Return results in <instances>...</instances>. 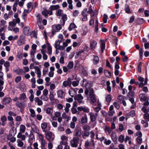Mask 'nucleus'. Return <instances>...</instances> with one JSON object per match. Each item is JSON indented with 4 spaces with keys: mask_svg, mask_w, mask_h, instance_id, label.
Wrapping results in <instances>:
<instances>
[{
    "mask_svg": "<svg viewBox=\"0 0 149 149\" xmlns=\"http://www.w3.org/2000/svg\"><path fill=\"white\" fill-rule=\"evenodd\" d=\"M86 95H88L87 97L88 100H89L91 103H94L96 102V100L94 93V91L93 88L90 89L89 90H86L84 91Z\"/></svg>",
    "mask_w": 149,
    "mask_h": 149,
    "instance_id": "1",
    "label": "nucleus"
},
{
    "mask_svg": "<svg viewBox=\"0 0 149 149\" xmlns=\"http://www.w3.org/2000/svg\"><path fill=\"white\" fill-rule=\"evenodd\" d=\"M79 138L77 137H73L70 141L71 146L72 147L77 148L78 146Z\"/></svg>",
    "mask_w": 149,
    "mask_h": 149,
    "instance_id": "2",
    "label": "nucleus"
},
{
    "mask_svg": "<svg viewBox=\"0 0 149 149\" xmlns=\"http://www.w3.org/2000/svg\"><path fill=\"white\" fill-rule=\"evenodd\" d=\"M35 16L36 17V19L37 20V23L38 25L39 29H44V27L41 24L42 18L41 16L40 15L39 13H36L35 15Z\"/></svg>",
    "mask_w": 149,
    "mask_h": 149,
    "instance_id": "3",
    "label": "nucleus"
},
{
    "mask_svg": "<svg viewBox=\"0 0 149 149\" xmlns=\"http://www.w3.org/2000/svg\"><path fill=\"white\" fill-rule=\"evenodd\" d=\"M45 136L47 140L49 142L53 141L54 139V135L51 131H49L45 133Z\"/></svg>",
    "mask_w": 149,
    "mask_h": 149,
    "instance_id": "4",
    "label": "nucleus"
},
{
    "mask_svg": "<svg viewBox=\"0 0 149 149\" xmlns=\"http://www.w3.org/2000/svg\"><path fill=\"white\" fill-rule=\"evenodd\" d=\"M52 34L53 35L55 34L56 32L60 31L62 29V26L60 24L53 25L52 26Z\"/></svg>",
    "mask_w": 149,
    "mask_h": 149,
    "instance_id": "5",
    "label": "nucleus"
},
{
    "mask_svg": "<svg viewBox=\"0 0 149 149\" xmlns=\"http://www.w3.org/2000/svg\"><path fill=\"white\" fill-rule=\"evenodd\" d=\"M61 141L60 142V144L66 145L68 144V136L65 135H62L61 136Z\"/></svg>",
    "mask_w": 149,
    "mask_h": 149,
    "instance_id": "6",
    "label": "nucleus"
},
{
    "mask_svg": "<svg viewBox=\"0 0 149 149\" xmlns=\"http://www.w3.org/2000/svg\"><path fill=\"white\" fill-rule=\"evenodd\" d=\"M25 43V36L23 35L19 36V38L18 40L17 43L18 45H22Z\"/></svg>",
    "mask_w": 149,
    "mask_h": 149,
    "instance_id": "7",
    "label": "nucleus"
},
{
    "mask_svg": "<svg viewBox=\"0 0 149 149\" xmlns=\"http://www.w3.org/2000/svg\"><path fill=\"white\" fill-rule=\"evenodd\" d=\"M83 84L85 86L86 90H89L91 88H90L92 86V84L91 81H87L86 79H84L83 80Z\"/></svg>",
    "mask_w": 149,
    "mask_h": 149,
    "instance_id": "8",
    "label": "nucleus"
},
{
    "mask_svg": "<svg viewBox=\"0 0 149 149\" xmlns=\"http://www.w3.org/2000/svg\"><path fill=\"white\" fill-rule=\"evenodd\" d=\"M56 93L58 98L61 99H63L64 98V92L63 89L58 90L56 92Z\"/></svg>",
    "mask_w": 149,
    "mask_h": 149,
    "instance_id": "9",
    "label": "nucleus"
},
{
    "mask_svg": "<svg viewBox=\"0 0 149 149\" xmlns=\"http://www.w3.org/2000/svg\"><path fill=\"white\" fill-rule=\"evenodd\" d=\"M20 22L19 18H17V19H13V21L10 22L9 23V26L11 27H14L16 24L17 23H19Z\"/></svg>",
    "mask_w": 149,
    "mask_h": 149,
    "instance_id": "10",
    "label": "nucleus"
},
{
    "mask_svg": "<svg viewBox=\"0 0 149 149\" xmlns=\"http://www.w3.org/2000/svg\"><path fill=\"white\" fill-rule=\"evenodd\" d=\"M52 10H47L45 9L42 12V14L46 18L47 17L48 15H50L52 14Z\"/></svg>",
    "mask_w": 149,
    "mask_h": 149,
    "instance_id": "11",
    "label": "nucleus"
},
{
    "mask_svg": "<svg viewBox=\"0 0 149 149\" xmlns=\"http://www.w3.org/2000/svg\"><path fill=\"white\" fill-rule=\"evenodd\" d=\"M77 109L79 111H83V112L86 113L89 112V108L86 107L81 106L77 107Z\"/></svg>",
    "mask_w": 149,
    "mask_h": 149,
    "instance_id": "12",
    "label": "nucleus"
},
{
    "mask_svg": "<svg viewBox=\"0 0 149 149\" xmlns=\"http://www.w3.org/2000/svg\"><path fill=\"white\" fill-rule=\"evenodd\" d=\"M72 83L70 79L69 78L64 81L63 83V86L64 87H66L68 86H70Z\"/></svg>",
    "mask_w": 149,
    "mask_h": 149,
    "instance_id": "13",
    "label": "nucleus"
},
{
    "mask_svg": "<svg viewBox=\"0 0 149 149\" xmlns=\"http://www.w3.org/2000/svg\"><path fill=\"white\" fill-rule=\"evenodd\" d=\"M45 113L50 116L52 115L53 113V108L48 107L44 110Z\"/></svg>",
    "mask_w": 149,
    "mask_h": 149,
    "instance_id": "14",
    "label": "nucleus"
},
{
    "mask_svg": "<svg viewBox=\"0 0 149 149\" xmlns=\"http://www.w3.org/2000/svg\"><path fill=\"white\" fill-rule=\"evenodd\" d=\"M84 99L83 97L81 94H78L74 97V100H77L80 103L82 102Z\"/></svg>",
    "mask_w": 149,
    "mask_h": 149,
    "instance_id": "15",
    "label": "nucleus"
},
{
    "mask_svg": "<svg viewBox=\"0 0 149 149\" xmlns=\"http://www.w3.org/2000/svg\"><path fill=\"white\" fill-rule=\"evenodd\" d=\"M88 118L87 115L85 114L81 118V122L82 124H85L88 123Z\"/></svg>",
    "mask_w": 149,
    "mask_h": 149,
    "instance_id": "16",
    "label": "nucleus"
},
{
    "mask_svg": "<svg viewBox=\"0 0 149 149\" xmlns=\"http://www.w3.org/2000/svg\"><path fill=\"white\" fill-rule=\"evenodd\" d=\"M41 128L43 132L45 133H46L47 130L46 129L47 127V124L45 122H43L41 124Z\"/></svg>",
    "mask_w": 149,
    "mask_h": 149,
    "instance_id": "17",
    "label": "nucleus"
},
{
    "mask_svg": "<svg viewBox=\"0 0 149 149\" xmlns=\"http://www.w3.org/2000/svg\"><path fill=\"white\" fill-rule=\"evenodd\" d=\"M12 101V99L9 97H5L3 99L2 103L4 104H9Z\"/></svg>",
    "mask_w": 149,
    "mask_h": 149,
    "instance_id": "18",
    "label": "nucleus"
},
{
    "mask_svg": "<svg viewBox=\"0 0 149 149\" xmlns=\"http://www.w3.org/2000/svg\"><path fill=\"white\" fill-rule=\"evenodd\" d=\"M35 69L37 75V77L40 78L41 77V71L40 68L37 66H35L34 68Z\"/></svg>",
    "mask_w": 149,
    "mask_h": 149,
    "instance_id": "19",
    "label": "nucleus"
},
{
    "mask_svg": "<svg viewBox=\"0 0 149 149\" xmlns=\"http://www.w3.org/2000/svg\"><path fill=\"white\" fill-rule=\"evenodd\" d=\"M124 10L127 13L131 14L133 13L132 10L130 9L129 6L128 4L125 5Z\"/></svg>",
    "mask_w": 149,
    "mask_h": 149,
    "instance_id": "20",
    "label": "nucleus"
},
{
    "mask_svg": "<svg viewBox=\"0 0 149 149\" xmlns=\"http://www.w3.org/2000/svg\"><path fill=\"white\" fill-rule=\"evenodd\" d=\"M61 41H62L58 40H56L55 41V43L54 44V47L56 50H60L59 48H60V47H61V46H60V45Z\"/></svg>",
    "mask_w": 149,
    "mask_h": 149,
    "instance_id": "21",
    "label": "nucleus"
},
{
    "mask_svg": "<svg viewBox=\"0 0 149 149\" xmlns=\"http://www.w3.org/2000/svg\"><path fill=\"white\" fill-rule=\"evenodd\" d=\"M40 141L41 142V146H46V142L45 140L44 139V136L43 135L38 137Z\"/></svg>",
    "mask_w": 149,
    "mask_h": 149,
    "instance_id": "22",
    "label": "nucleus"
},
{
    "mask_svg": "<svg viewBox=\"0 0 149 149\" xmlns=\"http://www.w3.org/2000/svg\"><path fill=\"white\" fill-rule=\"evenodd\" d=\"M32 129L34 132L38 134V137L42 135L41 133H40V130L36 126H34V127L32 128Z\"/></svg>",
    "mask_w": 149,
    "mask_h": 149,
    "instance_id": "23",
    "label": "nucleus"
},
{
    "mask_svg": "<svg viewBox=\"0 0 149 149\" xmlns=\"http://www.w3.org/2000/svg\"><path fill=\"white\" fill-rule=\"evenodd\" d=\"M91 19L89 22V25L94 27V19H95V17L97 18V17L96 16H94V15H92V14L91 15Z\"/></svg>",
    "mask_w": 149,
    "mask_h": 149,
    "instance_id": "24",
    "label": "nucleus"
},
{
    "mask_svg": "<svg viewBox=\"0 0 149 149\" xmlns=\"http://www.w3.org/2000/svg\"><path fill=\"white\" fill-rule=\"evenodd\" d=\"M139 98L141 101H148V98L143 93L139 95Z\"/></svg>",
    "mask_w": 149,
    "mask_h": 149,
    "instance_id": "25",
    "label": "nucleus"
},
{
    "mask_svg": "<svg viewBox=\"0 0 149 149\" xmlns=\"http://www.w3.org/2000/svg\"><path fill=\"white\" fill-rule=\"evenodd\" d=\"M0 120L2 122L1 125L4 126L5 125V122L7 120V118L5 115L2 116L0 118Z\"/></svg>",
    "mask_w": 149,
    "mask_h": 149,
    "instance_id": "26",
    "label": "nucleus"
},
{
    "mask_svg": "<svg viewBox=\"0 0 149 149\" xmlns=\"http://www.w3.org/2000/svg\"><path fill=\"white\" fill-rule=\"evenodd\" d=\"M6 22L5 20L2 19L0 21V28H4V29H5L7 27V26L6 25Z\"/></svg>",
    "mask_w": 149,
    "mask_h": 149,
    "instance_id": "27",
    "label": "nucleus"
},
{
    "mask_svg": "<svg viewBox=\"0 0 149 149\" xmlns=\"http://www.w3.org/2000/svg\"><path fill=\"white\" fill-rule=\"evenodd\" d=\"M69 94L72 97H75V95L77 94L76 91L72 89H71L69 90Z\"/></svg>",
    "mask_w": 149,
    "mask_h": 149,
    "instance_id": "28",
    "label": "nucleus"
},
{
    "mask_svg": "<svg viewBox=\"0 0 149 149\" xmlns=\"http://www.w3.org/2000/svg\"><path fill=\"white\" fill-rule=\"evenodd\" d=\"M88 115L89 116L92 122H94L96 120V117L95 116L92 112H90Z\"/></svg>",
    "mask_w": 149,
    "mask_h": 149,
    "instance_id": "29",
    "label": "nucleus"
},
{
    "mask_svg": "<svg viewBox=\"0 0 149 149\" xmlns=\"http://www.w3.org/2000/svg\"><path fill=\"white\" fill-rule=\"evenodd\" d=\"M88 31L87 27L86 26H84L82 28L81 31V33L82 35L85 36L87 33Z\"/></svg>",
    "mask_w": 149,
    "mask_h": 149,
    "instance_id": "30",
    "label": "nucleus"
},
{
    "mask_svg": "<svg viewBox=\"0 0 149 149\" xmlns=\"http://www.w3.org/2000/svg\"><path fill=\"white\" fill-rule=\"evenodd\" d=\"M47 53L51 55L52 54V48L50 44L47 43Z\"/></svg>",
    "mask_w": 149,
    "mask_h": 149,
    "instance_id": "31",
    "label": "nucleus"
},
{
    "mask_svg": "<svg viewBox=\"0 0 149 149\" xmlns=\"http://www.w3.org/2000/svg\"><path fill=\"white\" fill-rule=\"evenodd\" d=\"M34 100L37 103L38 105L39 106L42 105L43 104L42 101L40 100L38 97H35Z\"/></svg>",
    "mask_w": 149,
    "mask_h": 149,
    "instance_id": "32",
    "label": "nucleus"
},
{
    "mask_svg": "<svg viewBox=\"0 0 149 149\" xmlns=\"http://www.w3.org/2000/svg\"><path fill=\"white\" fill-rule=\"evenodd\" d=\"M111 136L113 141L114 142H116L117 140V136L116 133L114 132H113L111 134Z\"/></svg>",
    "mask_w": 149,
    "mask_h": 149,
    "instance_id": "33",
    "label": "nucleus"
},
{
    "mask_svg": "<svg viewBox=\"0 0 149 149\" xmlns=\"http://www.w3.org/2000/svg\"><path fill=\"white\" fill-rule=\"evenodd\" d=\"M22 133L19 132L17 136V137L18 139H20L24 141L26 139V136L25 135L22 134Z\"/></svg>",
    "mask_w": 149,
    "mask_h": 149,
    "instance_id": "34",
    "label": "nucleus"
},
{
    "mask_svg": "<svg viewBox=\"0 0 149 149\" xmlns=\"http://www.w3.org/2000/svg\"><path fill=\"white\" fill-rule=\"evenodd\" d=\"M100 47L102 52H103L104 50L105 49V43L104 40H101Z\"/></svg>",
    "mask_w": 149,
    "mask_h": 149,
    "instance_id": "35",
    "label": "nucleus"
},
{
    "mask_svg": "<svg viewBox=\"0 0 149 149\" xmlns=\"http://www.w3.org/2000/svg\"><path fill=\"white\" fill-rule=\"evenodd\" d=\"M16 105L18 107L22 108L25 107V104L23 102H17L16 103Z\"/></svg>",
    "mask_w": 149,
    "mask_h": 149,
    "instance_id": "36",
    "label": "nucleus"
},
{
    "mask_svg": "<svg viewBox=\"0 0 149 149\" xmlns=\"http://www.w3.org/2000/svg\"><path fill=\"white\" fill-rule=\"evenodd\" d=\"M74 133L76 137H80L81 135V130H78L74 131Z\"/></svg>",
    "mask_w": 149,
    "mask_h": 149,
    "instance_id": "37",
    "label": "nucleus"
},
{
    "mask_svg": "<svg viewBox=\"0 0 149 149\" xmlns=\"http://www.w3.org/2000/svg\"><path fill=\"white\" fill-rule=\"evenodd\" d=\"M26 129L25 126L24 125H21L19 126V132L24 133L25 132Z\"/></svg>",
    "mask_w": 149,
    "mask_h": 149,
    "instance_id": "38",
    "label": "nucleus"
},
{
    "mask_svg": "<svg viewBox=\"0 0 149 149\" xmlns=\"http://www.w3.org/2000/svg\"><path fill=\"white\" fill-rule=\"evenodd\" d=\"M49 99L50 101H54L55 99L54 92L53 91H50L49 95Z\"/></svg>",
    "mask_w": 149,
    "mask_h": 149,
    "instance_id": "39",
    "label": "nucleus"
},
{
    "mask_svg": "<svg viewBox=\"0 0 149 149\" xmlns=\"http://www.w3.org/2000/svg\"><path fill=\"white\" fill-rule=\"evenodd\" d=\"M26 98V96L25 93H23L19 95V96L18 97L19 100H24Z\"/></svg>",
    "mask_w": 149,
    "mask_h": 149,
    "instance_id": "40",
    "label": "nucleus"
},
{
    "mask_svg": "<svg viewBox=\"0 0 149 149\" xmlns=\"http://www.w3.org/2000/svg\"><path fill=\"white\" fill-rule=\"evenodd\" d=\"M23 32L25 35H27L29 34L30 33L29 27H25L23 29Z\"/></svg>",
    "mask_w": 149,
    "mask_h": 149,
    "instance_id": "41",
    "label": "nucleus"
},
{
    "mask_svg": "<svg viewBox=\"0 0 149 149\" xmlns=\"http://www.w3.org/2000/svg\"><path fill=\"white\" fill-rule=\"evenodd\" d=\"M148 81V79L147 78H146L145 79L144 83L140 82L139 83V88H142L143 86L146 85L147 84Z\"/></svg>",
    "mask_w": 149,
    "mask_h": 149,
    "instance_id": "42",
    "label": "nucleus"
},
{
    "mask_svg": "<svg viewBox=\"0 0 149 149\" xmlns=\"http://www.w3.org/2000/svg\"><path fill=\"white\" fill-rule=\"evenodd\" d=\"M97 43L95 40H93L90 43V47L91 49H94Z\"/></svg>",
    "mask_w": 149,
    "mask_h": 149,
    "instance_id": "43",
    "label": "nucleus"
},
{
    "mask_svg": "<svg viewBox=\"0 0 149 149\" xmlns=\"http://www.w3.org/2000/svg\"><path fill=\"white\" fill-rule=\"evenodd\" d=\"M15 72H16L17 74L18 75H22L25 74V72H24L23 70L22 69H18L15 70Z\"/></svg>",
    "mask_w": 149,
    "mask_h": 149,
    "instance_id": "44",
    "label": "nucleus"
},
{
    "mask_svg": "<svg viewBox=\"0 0 149 149\" xmlns=\"http://www.w3.org/2000/svg\"><path fill=\"white\" fill-rule=\"evenodd\" d=\"M17 146L19 147H22L24 145V143L21 140L18 139L17 140Z\"/></svg>",
    "mask_w": 149,
    "mask_h": 149,
    "instance_id": "45",
    "label": "nucleus"
},
{
    "mask_svg": "<svg viewBox=\"0 0 149 149\" xmlns=\"http://www.w3.org/2000/svg\"><path fill=\"white\" fill-rule=\"evenodd\" d=\"M19 0H15V2L13 6V9L14 11L15 12L17 10V6L18 1Z\"/></svg>",
    "mask_w": 149,
    "mask_h": 149,
    "instance_id": "46",
    "label": "nucleus"
},
{
    "mask_svg": "<svg viewBox=\"0 0 149 149\" xmlns=\"http://www.w3.org/2000/svg\"><path fill=\"white\" fill-rule=\"evenodd\" d=\"M29 110L31 113V117L32 118H34L36 116L35 112L33 109L30 108L29 109Z\"/></svg>",
    "mask_w": 149,
    "mask_h": 149,
    "instance_id": "47",
    "label": "nucleus"
},
{
    "mask_svg": "<svg viewBox=\"0 0 149 149\" xmlns=\"http://www.w3.org/2000/svg\"><path fill=\"white\" fill-rule=\"evenodd\" d=\"M90 133L89 131H85L83 134L82 135V137L84 139H85V137H88Z\"/></svg>",
    "mask_w": 149,
    "mask_h": 149,
    "instance_id": "48",
    "label": "nucleus"
},
{
    "mask_svg": "<svg viewBox=\"0 0 149 149\" xmlns=\"http://www.w3.org/2000/svg\"><path fill=\"white\" fill-rule=\"evenodd\" d=\"M141 110L145 113H148L149 112V107L143 106Z\"/></svg>",
    "mask_w": 149,
    "mask_h": 149,
    "instance_id": "49",
    "label": "nucleus"
},
{
    "mask_svg": "<svg viewBox=\"0 0 149 149\" xmlns=\"http://www.w3.org/2000/svg\"><path fill=\"white\" fill-rule=\"evenodd\" d=\"M73 65L74 63L72 62H69L67 67H68L69 70H70L71 71L73 68Z\"/></svg>",
    "mask_w": 149,
    "mask_h": 149,
    "instance_id": "50",
    "label": "nucleus"
},
{
    "mask_svg": "<svg viewBox=\"0 0 149 149\" xmlns=\"http://www.w3.org/2000/svg\"><path fill=\"white\" fill-rule=\"evenodd\" d=\"M99 59L98 56H95L93 60V63L96 65L99 63Z\"/></svg>",
    "mask_w": 149,
    "mask_h": 149,
    "instance_id": "51",
    "label": "nucleus"
},
{
    "mask_svg": "<svg viewBox=\"0 0 149 149\" xmlns=\"http://www.w3.org/2000/svg\"><path fill=\"white\" fill-rule=\"evenodd\" d=\"M68 45V44L66 42H63V46H61V47H60V50L63 51L65 49V47H67Z\"/></svg>",
    "mask_w": 149,
    "mask_h": 149,
    "instance_id": "52",
    "label": "nucleus"
},
{
    "mask_svg": "<svg viewBox=\"0 0 149 149\" xmlns=\"http://www.w3.org/2000/svg\"><path fill=\"white\" fill-rule=\"evenodd\" d=\"M105 98L107 102H110L111 100V95L109 94H107Z\"/></svg>",
    "mask_w": 149,
    "mask_h": 149,
    "instance_id": "53",
    "label": "nucleus"
},
{
    "mask_svg": "<svg viewBox=\"0 0 149 149\" xmlns=\"http://www.w3.org/2000/svg\"><path fill=\"white\" fill-rule=\"evenodd\" d=\"M125 98H126L123 96L121 95H119L118 98V102H121L122 101H123L124 100H125Z\"/></svg>",
    "mask_w": 149,
    "mask_h": 149,
    "instance_id": "54",
    "label": "nucleus"
},
{
    "mask_svg": "<svg viewBox=\"0 0 149 149\" xmlns=\"http://www.w3.org/2000/svg\"><path fill=\"white\" fill-rule=\"evenodd\" d=\"M76 26L75 24L73 23H72L70 24L68 29L69 30L71 31L73 29L76 28Z\"/></svg>",
    "mask_w": 149,
    "mask_h": 149,
    "instance_id": "55",
    "label": "nucleus"
},
{
    "mask_svg": "<svg viewBox=\"0 0 149 149\" xmlns=\"http://www.w3.org/2000/svg\"><path fill=\"white\" fill-rule=\"evenodd\" d=\"M59 6L58 5H52L49 8V9L50 10H52H52H55L58 8H59Z\"/></svg>",
    "mask_w": 149,
    "mask_h": 149,
    "instance_id": "56",
    "label": "nucleus"
},
{
    "mask_svg": "<svg viewBox=\"0 0 149 149\" xmlns=\"http://www.w3.org/2000/svg\"><path fill=\"white\" fill-rule=\"evenodd\" d=\"M49 88L51 91H52L53 90L55 89L56 88V86L55 84H54L50 83L49 85Z\"/></svg>",
    "mask_w": 149,
    "mask_h": 149,
    "instance_id": "57",
    "label": "nucleus"
},
{
    "mask_svg": "<svg viewBox=\"0 0 149 149\" xmlns=\"http://www.w3.org/2000/svg\"><path fill=\"white\" fill-rule=\"evenodd\" d=\"M71 111L72 113L73 114L77 113L79 114V111H77L76 109L74 107H72V109Z\"/></svg>",
    "mask_w": 149,
    "mask_h": 149,
    "instance_id": "58",
    "label": "nucleus"
},
{
    "mask_svg": "<svg viewBox=\"0 0 149 149\" xmlns=\"http://www.w3.org/2000/svg\"><path fill=\"white\" fill-rule=\"evenodd\" d=\"M40 99L43 101H46L48 100V98L47 95H42L40 97Z\"/></svg>",
    "mask_w": 149,
    "mask_h": 149,
    "instance_id": "59",
    "label": "nucleus"
},
{
    "mask_svg": "<svg viewBox=\"0 0 149 149\" xmlns=\"http://www.w3.org/2000/svg\"><path fill=\"white\" fill-rule=\"evenodd\" d=\"M33 3L31 2H29L27 4V7L29 10H30V11H31L32 9L33 8Z\"/></svg>",
    "mask_w": 149,
    "mask_h": 149,
    "instance_id": "60",
    "label": "nucleus"
},
{
    "mask_svg": "<svg viewBox=\"0 0 149 149\" xmlns=\"http://www.w3.org/2000/svg\"><path fill=\"white\" fill-rule=\"evenodd\" d=\"M61 17L62 19L63 20V24L64 25L65 24V21L67 19V17L66 15L65 14L63 15Z\"/></svg>",
    "mask_w": 149,
    "mask_h": 149,
    "instance_id": "61",
    "label": "nucleus"
},
{
    "mask_svg": "<svg viewBox=\"0 0 149 149\" xmlns=\"http://www.w3.org/2000/svg\"><path fill=\"white\" fill-rule=\"evenodd\" d=\"M63 14V11L59 9L56 12V15L58 16H61Z\"/></svg>",
    "mask_w": 149,
    "mask_h": 149,
    "instance_id": "62",
    "label": "nucleus"
},
{
    "mask_svg": "<svg viewBox=\"0 0 149 149\" xmlns=\"http://www.w3.org/2000/svg\"><path fill=\"white\" fill-rule=\"evenodd\" d=\"M82 15L83 16V17L82 18V20L83 21H85L87 20V17L86 15L84 13V12H83L82 13Z\"/></svg>",
    "mask_w": 149,
    "mask_h": 149,
    "instance_id": "63",
    "label": "nucleus"
},
{
    "mask_svg": "<svg viewBox=\"0 0 149 149\" xmlns=\"http://www.w3.org/2000/svg\"><path fill=\"white\" fill-rule=\"evenodd\" d=\"M90 128V126L87 125H85L83 127V130L85 131H89Z\"/></svg>",
    "mask_w": 149,
    "mask_h": 149,
    "instance_id": "64",
    "label": "nucleus"
}]
</instances>
